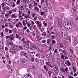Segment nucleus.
<instances>
[{
    "label": "nucleus",
    "mask_w": 78,
    "mask_h": 78,
    "mask_svg": "<svg viewBox=\"0 0 78 78\" xmlns=\"http://www.w3.org/2000/svg\"><path fill=\"white\" fill-rule=\"evenodd\" d=\"M64 25L66 29H70L74 27V24L72 22H70L68 23H64Z\"/></svg>",
    "instance_id": "obj_1"
},
{
    "label": "nucleus",
    "mask_w": 78,
    "mask_h": 78,
    "mask_svg": "<svg viewBox=\"0 0 78 78\" xmlns=\"http://www.w3.org/2000/svg\"><path fill=\"white\" fill-rule=\"evenodd\" d=\"M61 33L62 36H64V34L65 37H67V33H66V31H65V30H61Z\"/></svg>",
    "instance_id": "obj_2"
},
{
    "label": "nucleus",
    "mask_w": 78,
    "mask_h": 78,
    "mask_svg": "<svg viewBox=\"0 0 78 78\" xmlns=\"http://www.w3.org/2000/svg\"><path fill=\"white\" fill-rule=\"evenodd\" d=\"M20 61L21 62L22 64H24V65L27 64V61L26 59L23 58L20 60Z\"/></svg>",
    "instance_id": "obj_3"
},
{
    "label": "nucleus",
    "mask_w": 78,
    "mask_h": 78,
    "mask_svg": "<svg viewBox=\"0 0 78 78\" xmlns=\"http://www.w3.org/2000/svg\"><path fill=\"white\" fill-rule=\"evenodd\" d=\"M60 45L61 47H62V48H65L66 47V45H65V44L63 43H61L60 44Z\"/></svg>",
    "instance_id": "obj_4"
},
{
    "label": "nucleus",
    "mask_w": 78,
    "mask_h": 78,
    "mask_svg": "<svg viewBox=\"0 0 78 78\" xmlns=\"http://www.w3.org/2000/svg\"><path fill=\"white\" fill-rule=\"evenodd\" d=\"M24 78H31V76L29 74H26L24 76Z\"/></svg>",
    "instance_id": "obj_5"
},
{
    "label": "nucleus",
    "mask_w": 78,
    "mask_h": 78,
    "mask_svg": "<svg viewBox=\"0 0 78 78\" xmlns=\"http://www.w3.org/2000/svg\"><path fill=\"white\" fill-rule=\"evenodd\" d=\"M73 44L75 45H76L78 44V41L74 40L73 41Z\"/></svg>",
    "instance_id": "obj_6"
},
{
    "label": "nucleus",
    "mask_w": 78,
    "mask_h": 78,
    "mask_svg": "<svg viewBox=\"0 0 78 78\" xmlns=\"http://www.w3.org/2000/svg\"><path fill=\"white\" fill-rule=\"evenodd\" d=\"M24 47H25V48H27V49H29V44H27V43H25L24 44Z\"/></svg>",
    "instance_id": "obj_7"
},
{
    "label": "nucleus",
    "mask_w": 78,
    "mask_h": 78,
    "mask_svg": "<svg viewBox=\"0 0 78 78\" xmlns=\"http://www.w3.org/2000/svg\"><path fill=\"white\" fill-rule=\"evenodd\" d=\"M30 55L31 56H33L35 54V52H30Z\"/></svg>",
    "instance_id": "obj_8"
},
{
    "label": "nucleus",
    "mask_w": 78,
    "mask_h": 78,
    "mask_svg": "<svg viewBox=\"0 0 78 78\" xmlns=\"http://www.w3.org/2000/svg\"><path fill=\"white\" fill-rule=\"evenodd\" d=\"M54 67L55 69L57 70V71H59V69L58 68V67L56 65H54Z\"/></svg>",
    "instance_id": "obj_9"
},
{
    "label": "nucleus",
    "mask_w": 78,
    "mask_h": 78,
    "mask_svg": "<svg viewBox=\"0 0 78 78\" xmlns=\"http://www.w3.org/2000/svg\"><path fill=\"white\" fill-rule=\"evenodd\" d=\"M58 22H59V23H61L62 22V20H61V19H60L59 18H58Z\"/></svg>",
    "instance_id": "obj_10"
},
{
    "label": "nucleus",
    "mask_w": 78,
    "mask_h": 78,
    "mask_svg": "<svg viewBox=\"0 0 78 78\" xmlns=\"http://www.w3.org/2000/svg\"><path fill=\"white\" fill-rule=\"evenodd\" d=\"M60 55L61 58L63 59H64V54H62V53H61L60 54Z\"/></svg>",
    "instance_id": "obj_11"
},
{
    "label": "nucleus",
    "mask_w": 78,
    "mask_h": 78,
    "mask_svg": "<svg viewBox=\"0 0 78 78\" xmlns=\"http://www.w3.org/2000/svg\"><path fill=\"white\" fill-rule=\"evenodd\" d=\"M27 21H23V23L24 26H26L27 25Z\"/></svg>",
    "instance_id": "obj_12"
},
{
    "label": "nucleus",
    "mask_w": 78,
    "mask_h": 78,
    "mask_svg": "<svg viewBox=\"0 0 78 78\" xmlns=\"http://www.w3.org/2000/svg\"><path fill=\"white\" fill-rule=\"evenodd\" d=\"M32 69L34 70H36V66L34 65L32 66Z\"/></svg>",
    "instance_id": "obj_13"
},
{
    "label": "nucleus",
    "mask_w": 78,
    "mask_h": 78,
    "mask_svg": "<svg viewBox=\"0 0 78 78\" xmlns=\"http://www.w3.org/2000/svg\"><path fill=\"white\" fill-rule=\"evenodd\" d=\"M40 62L41 65L42 64H44V60L42 59H41L40 61Z\"/></svg>",
    "instance_id": "obj_14"
},
{
    "label": "nucleus",
    "mask_w": 78,
    "mask_h": 78,
    "mask_svg": "<svg viewBox=\"0 0 78 78\" xmlns=\"http://www.w3.org/2000/svg\"><path fill=\"white\" fill-rule=\"evenodd\" d=\"M12 17V18H14V19H16L17 17V16H15V14H13L11 15Z\"/></svg>",
    "instance_id": "obj_15"
},
{
    "label": "nucleus",
    "mask_w": 78,
    "mask_h": 78,
    "mask_svg": "<svg viewBox=\"0 0 78 78\" xmlns=\"http://www.w3.org/2000/svg\"><path fill=\"white\" fill-rule=\"evenodd\" d=\"M2 21L3 22L5 23H7V20H6L5 18L3 19Z\"/></svg>",
    "instance_id": "obj_16"
},
{
    "label": "nucleus",
    "mask_w": 78,
    "mask_h": 78,
    "mask_svg": "<svg viewBox=\"0 0 78 78\" xmlns=\"http://www.w3.org/2000/svg\"><path fill=\"white\" fill-rule=\"evenodd\" d=\"M28 5L30 9H31V8L33 7V5H31V3H30Z\"/></svg>",
    "instance_id": "obj_17"
},
{
    "label": "nucleus",
    "mask_w": 78,
    "mask_h": 78,
    "mask_svg": "<svg viewBox=\"0 0 78 78\" xmlns=\"http://www.w3.org/2000/svg\"><path fill=\"white\" fill-rule=\"evenodd\" d=\"M44 70L46 71H47V70H48V69L47 68V67H46V65H44Z\"/></svg>",
    "instance_id": "obj_18"
},
{
    "label": "nucleus",
    "mask_w": 78,
    "mask_h": 78,
    "mask_svg": "<svg viewBox=\"0 0 78 78\" xmlns=\"http://www.w3.org/2000/svg\"><path fill=\"white\" fill-rule=\"evenodd\" d=\"M46 56L48 59H49V58H50V55L48 53H47L46 54Z\"/></svg>",
    "instance_id": "obj_19"
},
{
    "label": "nucleus",
    "mask_w": 78,
    "mask_h": 78,
    "mask_svg": "<svg viewBox=\"0 0 78 78\" xmlns=\"http://www.w3.org/2000/svg\"><path fill=\"white\" fill-rule=\"evenodd\" d=\"M29 29L30 30H33V25H31V26L29 27Z\"/></svg>",
    "instance_id": "obj_20"
},
{
    "label": "nucleus",
    "mask_w": 78,
    "mask_h": 78,
    "mask_svg": "<svg viewBox=\"0 0 78 78\" xmlns=\"http://www.w3.org/2000/svg\"><path fill=\"white\" fill-rule=\"evenodd\" d=\"M67 64L69 66H70V62L69 61H67Z\"/></svg>",
    "instance_id": "obj_21"
},
{
    "label": "nucleus",
    "mask_w": 78,
    "mask_h": 78,
    "mask_svg": "<svg viewBox=\"0 0 78 78\" xmlns=\"http://www.w3.org/2000/svg\"><path fill=\"white\" fill-rule=\"evenodd\" d=\"M31 61L32 62H34V57H31Z\"/></svg>",
    "instance_id": "obj_22"
},
{
    "label": "nucleus",
    "mask_w": 78,
    "mask_h": 78,
    "mask_svg": "<svg viewBox=\"0 0 78 78\" xmlns=\"http://www.w3.org/2000/svg\"><path fill=\"white\" fill-rule=\"evenodd\" d=\"M20 2V0H17V2H16V4L17 5H19V3Z\"/></svg>",
    "instance_id": "obj_23"
},
{
    "label": "nucleus",
    "mask_w": 78,
    "mask_h": 78,
    "mask_svg": "<svg viewBox=\"0 0 78 78\" xmlns=\"http://www.w3.org/2000/svg\"><path fill=\"white\" fill-rule=\"evenodd\" d=\"M9 51L11 53H14V49H10Z\"/></svg>",
    "instance_id": "obj_24"
},
{
    "label": "nucleus",
    "mask_w": 78,
    "mask_h": 78,
    "mask_svg": "<svg viewBox=\"0 0 78 78\" xmlns=\"http://www.w3.org/2000/svg\"><path fill=\"white\" fill-rule=\"evenodd\" d=\"M42 34L43 36H45L47 34V32H44Z\"/></svg>",
    "instance_id": "obj_25"
},
{
    "label": "nucleus",
    "mask_w": 78,
    "mask_h": 78,
    "mask_svg": "<svg viewBox=\"0 0 78 78\" xmlns=\"http://www.w3.org/2000/svg\"><path fill=\"white\" fill-rule=\"evenodd\" d=\"M18 50L17 49H13V53H16V52H17Z\"/></svg>",
    "instance_id": "obj_26"
},
{
    "label": "nucleus",
    "mask_w": 78,
    "mask_h": 78,
    "mask_svg": "<svg viewBox=\"0 0 78 78\" xmlns=\"http://www.w3.org/2000/svg\"><path fill=\"white\" fill-rule=\"evenodd\" d=\"M61 70L62 72H65V70H64V68L63 67L61 68Z\"/></svg>",
    "instance_id": "obj_27"
},
{
    "label": "nucleus",
    "mask_w": 78,
    "mask_h": 78,
    "mask_svg": "<svg viewBox=\"0 0 78 78\" xmlns=\"http://www.w3.org/2000/svg\"><path fill=\"white\" fill-rule=\"evenodd\" d=\"M18 25L20 26V27H22V23H20V22H19L18 23Z\"/></svg>",
    "instance_id": "obj_28"
},
{
    "label": "nucleus",
    "mask_w": 78,
    "mask_h": 78,
    "mask_svg": "<svg viewBox=\"0 0 78 78\" xmlns=\"http://www.w3.org/2000/svg\"><path fill=\"white\" fill-rule=\"evenodd\" d=\"M62 52H63L64 54V55H67V52H66V51L65 50H63L62 51Z\"/></svg>",
    "instance_id": "obj_29"
},
{
    "label": "nucleus",
    "mask_w": 78,
    "mask_h": 78,
    "mask_svg": "<svg viewBox=\"0 0 78 78\" xmlns=\"http://www.w3.org/2000/svg\"><path fill=\"white\" fill-rule=\"evenodd\" d=\"M36 31L37 34H39L40 33V32L39 31L38 29H36Z\"/></svg>",
    "instance_id": "obj_30"
},
{
    "label": "nucleus",
    "mask_w": 78,
    "mask_h": 78,
    "mask_svg": "<svg viewBox=\"0 0 78 78\" xmlns=\"http://www.w3.org/2000/svg\"><path fill=\"white\" fill-rule=\"evenodd\" d=\"M12 48H17V46L16 45H14L12 46Z\"/></svg>",
    "instance_id": "obj_31"
},
{
    "label": "nucleus",
    "mask_w": 78,
    "mask_h": 78,
    "mask_svg": "<svg viewBox=\"0 0 78 78\" xmlns=\"http://www.w3.org/2000/svg\"><path fill=\"white\" fill-rule=\"evenodd\" d=\"M32 33L33 36H36V34H35V33H34V32H32Z\"/></svg>",
    "instance_id": "obj_32"
},
{
    "label": "nucleus",
    "mask_w": 78,
    "mask_h": 78,
    "mask_svg": "<svg viewBox=\"0 0 78 78\" xmlns=\"http://www.w3.org/2000/svg\"><path fill=\"white\" fill-rule=\"evenodd\" d=\"M3 12H5V11H6L5 10H6V7H3Z\"/></svg>",
    "instance_id": "obj_33"
},
{
    "label": "nucleus",
    "mask_w": 78,
    "mask_h": 78,
    "mask_svg": "<svg viewBox=\"0 0 78 78\" xmlns=\"http://www.w3.org/2000/svg\"><path fill=\"white\" fill-rule=\"evenodd\" d=\"M17 9H12V11L13 12H16Z\"/></svg>",
    "instance_id": "obj_34"
},
{
    "label": "nucleus",
    "mask_w": 78,
    "mask_h": 78,
    "mask_svg": "<svg viewBox=\"0 0 78 78\" xmlns=\"http://www.w3.org/2000/svg\"><path fill=\"white\" fill-rule=\"evenodd\" d=\"M9 27L10 28H13V26L11 25H9Z\"/></svg>",
    "instance_id": "obj_35"
},
{
    "label": "nucleus",
    "mask_w": 78,
    "mask_h": 78,
    "mask_svg": "<svg viewBox=\"0 0 78 78\" xmlns=\"http://www.w3.org/2000/svg\"><path fill=\"white\" fill-rule=\"evenodd\" d=\"M3 34H3V32H2L1 34V36L2 37H4V36H3Z\"/></svg>",
    "instance_id": "obj_36"
},
{
    "label": "nucleus",
    "mask_w": 78,
    "mask_h": 78,
    "mask_svg": "<svg viewBox=\"0 0 78 78\" xmlns=\"http://www.w3.org/2000/svg\"><path fill=\"white\" fill-rule=\"evenodd\" d=\"M27 1H28V0H24V1H23V3L24 4H25V3H27Z\"/></svg>",
    "instance_id": "obj_37"
},
{
    "label": "nucleus",
    "mask_w": 78,
    "mask_h": 78,
    "mask_svg": "<svg viewBox=\"0 0 78 78\" xmlns=\"http://www.w3.org/2000/svg\"><path fill=\"white\" fill-rule=\"evenodd\" d=\"M24 54L25 52L24 51H23L21 53V55H24Z\"/></svg>",
    "instance_id": "obj_38"
},
{
    "label": "nucleus",
    "mask_w": 78,
    "mask_h": 78,
    "mask_svg": "<svg viewBox=\"0 0 78 78\" xmlns=\"http://www.w3.org/2000/svg\"><path fill=\"white\" fill-rule=\"evenodd\" d=\"M50 41H51V40H50V39L47 40L48 44H49V43H50Z\"/></svg>",
    "instance_id": "obj_39"
},
{
    "label": "nucleus",
    "mask_w": 78,
    "mask_h": 78,
    "mask_svg": "<svg viewBox=\"0 0 78 78\" xmlns=\"http://www.w3.org/2000/svg\"><path fill=\"white\" fill-rule=\"evenodd\" d=\"M0 48L1 50H3V46H2V45H0Z\"/></svg>",
    "instance_id": "obj_40"
},
{
    "label": "nucleus",
    "mask_w": 78,
    "mask_h": 78,
    "mask_svg": "<svg viewBox=\"0 0 78 78\" xmlns=\"http://www.w3.org/2000/svg\"><path fill=\"white\" fill-rule=\"evenodd\" d=\"M10 37H14V35H13V34H12L10 35Z\"/></svg>",
    "instance_id": "obj_41"
},
{
    "label": "nucleus",
    "mask_w": 78,
    "mask_h": 78,
    "mask_svg": "<svg viewBox=\"0 0 78 78\" xmlns=\"http://www.w3.org/2000/svg\"><path fill=\"white\" fill-rule=\"evenodd\" d=\"M30 49H31V50H34V49L33 47L32 46H30Z\"/></svg>",
    "instance_id": "obj_42"
},
{
    "label": "nucleus",
    "mask_w": 78,
    "mask_h": 78,
    "mask_svg": "<svg viewBox=\"0 0 78 78\" xmlns=\"http://www.w3.org/2000/svg\"><path fill=\"white\" fill-rule=\"evenodd\" d=\"M9 31V29L8 28H6L5 29V32H8Z\"/></svg>",
    "instance_id": "obj_43"
},
{
    "label": "nucleus",
    "mask_w": 78,
    "mask_h": 78,
    "mask_svg": "<svg viewBox=\"0 0 78 78\" xmlns=\"http://www.w3.org/2000/svg\"><path fill=\"white\" fill-rule=\"evenodd\" d=\"M10 45H13V42H9Z\"/></svg>",
    "instance_id": "obj_44"
},
{
    "label": "nucleus",
    "mask_w": 78,
    "mask_h": 78,
    "mask_svg": "<svg viewBox=\"0 0 78 78\" xmlns=\"http://www.w3.org/2000/svg\"><path fill=\"white\" fill-rule=\"evenodd\" d=\"M43 23L44 25V26H46L47 25V23H45V21H44Z\"/></svg>",
    "instance_id": "obj_45"
},
{
    "label": "nucleus",
    "mask_w": 78,
    "mask_h": 78,
    "mask_svg": "<svg viewBox=\"0 0 78 78\" xmlns=\"http://www.w3.org/2000/svg\"><path fill=\"white\" fill-rule=\"evenodd\" d=\"M25 17L26 18V19H28V18H29V16L28 15H27L25 16Z\"/></svg>",
    "instance_id": "obj_46"
},
{
    "label": "nucleus",
    "mask_w": 78,
    "mask_h": 78,
    "mask_svg": "<svg viewBox=\"0 0 78 78\" xmlns=\"http://www.w3.org/2000/svg\"><path fill=\"white\" fill-rule=\"evenodd\" d=\"M6 38V39H10V38H11V37H10L9 36H7Z\"/></svg>",
    "instance_id": "obj_47"
},
{
    "label": "nucleus",
    "mask_w": 78,
    "mask_h": 78,
    "mask_svg": "<svg viewBox=\"0 0 78 78\" xmlns=\"http://www.w3.org/2000/svg\"><path fill=\"white\" fill-rule=\"evenodd\" d=\"M20 48L21 50H23V48L21 46H20Z\"/></svg>",
    "instance_id": "obj_48"
},
{
    "label": "nucleus",
    "mask_w": 78,
    "mask_h": 78,
    "mask_svg": "<svg viewBox=\"0 0 78 78\" xmlns=\"http://www.w3.org/2000/svg\"><path fill=\"white\" fill-rule=\"evenodd\" d=\"M41 42L43 43H45V42H46V40H43L41 41Z\"/></svg>",
    "instance_id": "obj_49"
},
{
    "label": "nucleus",
    "mask_w": 78,
    "mask_h": 78,
    "mask_svg": "<svg viewBox=\"0 0 78 78\" xmlns=\"http://www.w3.org/2000/svg\"><path fill=\"white\" fill-rule=\"evenodd\" d=\"M12 8H14L15 7V3H13L12 5Z\"/></svg>",
    "instance_id": "obj_50"
},
{
    "label": "nucleus",
    "mask_w": 78,
    "mask_h": 78,
    "mask_svg": "<svg viewBox=\"0 0 78 78\" xmlns=\"http://www.w3.org/2000/svg\"><path fill=\"white\" fill-rule=\"evenodd\" d=\"M52 44H55V40H53L52 41Z\"/></svg>",
    "instance_id": "obj_51"
},
{
    "label": "nucleus",
    "mask_w": 78,
    "mask_h": 78,
    "mask_svg": "<svg viewBox=\"0 0 78 78\" xmlns=\"http://www.w3.org/2000/svg\"><path fill=\"white\" fill-rule=\"evenodd\" d=\"M6 8V9H7V10L8 11H9V10L10 9V8H9V7L8 6H7Z\"/></svg>",
    "instance_id": "obj_52"
},
{
    "label": "nucleus",
    "mask_w": 78,
    "mask_h": 78,
    "mask_svg": "<svg viewBox=\"0 0 78 78\" xmlns=\"http://www.w3.org/2000/svg\"><path fill=\"white\" fill-rule=\"evenodd\" d=\"M1 5L2 7H4V6H5V4L3 3H2Z\"/></svg>",
    "instance_id": "obj_53"
},
{
    "label": "nucleus",
    "mask_w": 78,
    "mask_h": 78,
    "mask_svg": "<svg viewBox=\"0 0 78 78\" xmlns=\"http://www.w3.org/2000/svg\"><path fill=\"white\" fill-rule=\"evenodd\" d=\"M44 10L45 11H47V7H45L44 9Z\"/></svg>",
    "instance_id": "obj_54"
},
{
    "label": "nucleus",
    "mask_w": 78,
    "mask_h": 78,
    "mask_svg": "<svg viewBox=\"0 0 78 78\" xmlns=\"http://www.w3.org/2000/svg\"><path fill=\"white\" fill-rule=\"evenodd\" d=\"M19 36V35L18 34H16V38H18Z\"/></svg>",
    "instance_id": "obj_55"
},
{
    "label": "nucleus",
    "mask_w": 78,
    "mask_h": 78,
    "mask_svg": "<svg viewBox=\"0 0 78 78\" xmlns=\"http://www.w3.org/2000/svg\"><path fill=\"white\" fill-rule=\"evenodd\" d=\"M36 61L37 63V64H39V60H38V59H36Z\"/></svg>",
    "instance_id": "obj_56"
},
{
    "label": "nucleus",
    "mask_w": 78,
    "mask_h": 78,
    "mask_svg": "<svg viewBox=\"0 0 78 78\" xmlns=\"http://www.w3.org/2000/svg\"><path fill=\"white\" fill-rule=\"evenodd\" d=\"M57 60L58 61H60V58L58 57H57Z\"/></svg>",
    "instance_id": "obj_57"
},
{
    "label": "nucleus",
    "mask_w": 78,
    "mask_h": 78,
    "mask_svg": "<svg viewBox=\"0 0 78 78\" xmlns=\"http://www.w3.org/2000/svg\"><path fill=\"white\" fill-rule=\"evenodd\" d=\"M37 24L38 25H39V23H40V22L39 21H37L36 22Z\"/></svg>",
    "instance_id": "obj_58"
},
{
    "label": "nucleus",
    "mask_w": 78,
    "mask_h": 78,
    "mask_svg": "<svg viewBox=\"0 0 78 78\" xmlns=\"http://www.w3.org/2000/svg\"><path fill=\"white\" fill-rule=\"evenodd\" d=\"M38 25L39 27L40 28H41V27H42V25H41L40 24H38Z\"/></svg>",
    "instance_id": "obj_59"
},
{
    "label": "nucleus",
    "mask_w": 78,
    "mask_h": 78,
    "mask_svg": "<svg viewBox=\"0 0 78 78\" xmlns=\"http://www.w3.org/2000/svg\"><path fill=\"white\" fill-rule=\"evenodd\" d=\"M24 56H28V54H27L25 52L24 54Z\"/></svg>",
    "instance_id": "obj_60"
},
{
    "label": "nucleus",
    "mask_w": 78,
    "mask_h": 78,
    "mask_svg": "<svg viewBox=\"0 0 78 78\" xmlns=\"http://www.w3.org/2000/svg\"><path fill=\"white\" fill-rule=\"evenodd\" d=\"M74 76H77V74L76 73H75L74 75Z\"/></svg>",
    "instance_id": "obj_61"
},
{
    "label": "nucleus",
    "mask_w": 78,
    "mask_h": 78,
    "mask_svg": "<svg viewBox=\"0 0 78 78\" xmlns=\"http://www.w3.org/2000/svg\"><path fill=\"white\" fill-rule=\"evenodd\" d=\"M58 26L60 27V28H61V27H62V26H61V23H60V24L58 25Z\"/></svg>",
    "instance_id": "obj_62"
},
{
    "label": "nucleus",
    "mask_w": 78,
    "mask_h": 78,
    "mask_svg": "<svg viewBox=\"0 0 78 78\" xmlns=\"http://www.w3.org/2000/svg\"><path fill=\"white\" fill-rule=\"evenodd\" d=\"M5 49L6 51H7V50H8V47H5Z\"/></svg>",
    "instance_id": "obj_63"
},
{
    "label": "nucleus",
    "mask_w": 78,
    "mask_h": 78,
    "mask_svg": "<svg viewBox=\"0 0 78 78\" xmlns=\"http://www.w3.org/2000/svg\"><path fill=\"white\" fill-rule=\"evenodd\" d=\"M9 33H12V30H9Z\"/></svg>",
    "instance_id": "obj_64"
}]
</instances>
